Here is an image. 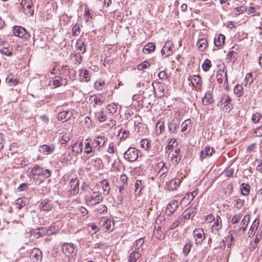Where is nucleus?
Instances as JSON below:
<instances>
[{"mask_svg":"<svg viewBox=\"0 0 262 262\" xmlns=\"http://www.w3.org/2000/svg\"><path fill=\"white\" fill-rule=\"evenodd\" d=\"M192 242L191 240L188 239L183 248V253L185 255L187 256L188 254L192 248Z\"/></svg>","mask_w":262,"mask_h":262,"instance_id":"obj_40","label":"nucleus"},{"mask_svg":"<svg viewBox=\"0 0 262 262\" xmlns=\"http://www.w3.org/2000/svg\"><path fill=\"white\" fill-rule=\"evenodd\" d=\"M191 122V121L190 119L185 120L181 124V131L182 132H185L186 131L189 132L191 128V126H190Z\"/></svg>","mask_w":262,"mask_h":262,"instance_id":"obj_37","label":"nucleus"},{"mask_svg":"<svg viewBox=\"0 0 262 262\" xmlns=\"http://www.w3.org/2000/svg\"><path fill=\"white\" fill-rule=\"evenodd\" d=\"M144 239L143 238H140L136 240L132 245L131 250H135L139 251L140 248L143 245Z\"/></svg>","mask_w":262,"mask_h":262,"instance_id":"obj_35","label":"nucleus"},{"mask_svg":"<svg viewBox=\"0 0 262 262\" xmlns=\"http://www.w3.org/2000/svg\"><path fill=\"white\" fill-rule=\"evenodd\" d=\"M215 152V150L214 148L208 145L206 146L200 152V159L201 161H203L204 159L211 157Z\"/></svg>","mask_w":262,"mask_h":262,"instance_id":"obj_11","label":"nucleus"},{"mask_svg":"<svg viewBox=\"0 0 262 262\" xmlns=\"http://www.w3.org/2000/svg\"><path fill=\"white\" fill-rule=\"evenodd\" d=\"M107 140L104 136H99L96 137L92 141V146L94 149L99 150L101 147H102Z\"/></svg>","mask_w":262,"mask_h":262,"instance_id":"obj_12","label":"nucleus"},{"mask_svg":"<svg viewBox=\"0 0 262 262\" xmlns=\"http://www.w3.org/2000/svg\"><path fill=\"white\" fill-rule=\"evenodd\" d=\"M72 159V156L71 155L69 151H68L62 155L60 157V161L62 163H68L71 162Z\"/></svg>","mask_w":262,"mask_h":262,"instance_id":"obj_38","label":"nucleus"},{"mask_svg":"<svg viewBox=\"0 0 262 262\" xmlns=\"http://www.w3.org/2000/svg\"><path fill=\"white\" fill-rule=\"evenodd\" d=\"M67 78H63L60 76H55L49 81V85L52 88H55L61 85H65L67 84Z\"/></svg>","mask_w":262,"mask_h":262,"instance_id":"obj_5","label":"nucleus"},{"mask_svg":"<svg viewBox=\"0 0 262 262\" xmlns=\"http://www.w3.org/2000/svg\"><path fill=\"white\" fill-rule=\"evenodd\" d=\"M82 151V143L80 142L79 143H75L72 146V152H74V155L77 156L79 153Z\"/></svg>","mask_w":262,"mask_h":262,"instance_id":"obj_33","label":"nucleus"},{"mask_svg":"<svg viewBox=\"0 0 262 262\" xmlns=\"http://www.w3.org/2000/svg\"><path fill=\"white\" fill-rule=\"evenodd\" d=\"M155 49V45L153 42H149L145 45L143 48V51L145 53L149 54L153 52Z\"/></svg>","mask_w":262,"mask_h":262,"instance_id":"obj_42","label":"nucleus"},{"mask_svg":"<svg viewBox=\"0 0 262 262\" xmlns=\"http://www.w3.org/2000/svg\"><path fill=\"white\" fill-rule=\"evenodd\" d=\"M52 207V204L49 201L47 200H43L39 206V208L41 210L46 211H50Z\"/></svg>","mask_w":262,"mask_h":262,"instance_id":"obj_24","label":"nucleus"},{"mask_svg":"<svg viewBox=\"0 0 262 262\" xmlns=\"http://www.w3.org/2000/svg\"><path fill=\"white\" fill-rule=\"evenodd\" d=\"M104 98H103V96L99 94L97 95H94L91 97L92 101L94 102L93 105L94 106H96L97 105H101L104 102Z\"/></svg>","mask_w":262,"mask_h":262,"instance_id":"obj_22","label":"nucleus"},{"mask_svg":"<svg viewBox=\"0 0 262 262\" xmlns=\"http://www.w3.org/2000/svg\"><path fill=\"white\" fill-rule=\"evenodd\" d=\"M28 33L26 29L18 26H15L13 27V33Z\"/></svg>","mask_w":262,"mask_h":262,"instance_id":"obj_59","label":"nucleus"},{"mask_svg":"<svg viewBox=\"0 0 262 262\" xmlns=\"http://www.w3.org/2000/svg\"><path fill=\"white\" fill-rule=\"evenodd\" d=\"M261 117L262 116L260 113L257 112L252 115V121L254 123H258Z\"/></svg>","mask_w":262,"mask_h":262,"instance_id":"obj_60","label":"nucleus"},{"mask_svg":"<svg viewBox=\"0 0 262 262\" xmlns=\"http://www.w3.org/2000/svg\"><path fill=\"white\" fill-rule=\"evenodd\" d=\"M42 257V252L38 248H33L30 253V257L32 262H39Z\"/></svg>","mask_w":262,"mask_h":262,"instance_id":"obj_10","label":"nucleus"},{"mask_svg":"<svg viewBox=\"0 0 262 262\" xmlns=\"http://www.w3.org/2000/svg\"><path fill=\"white\" fill-rule=\"evenodd\" d=\"M69 191L72 195H75L79 191V181L77 179H72L69 183Z\"/></svg>","mask_w":262,"mask_h":262,"instance_id":"obj_13","label":"nucleus"},{"mask_svg":"<svg viewBox=\"0 0 262 262\" xmlns=\"http://www.w3.org/2000/svg\"><path fill=\"white\" fill-rule=\"evenodd\" d=\"M243 88L239 85H236L234 89V93L237 96H241L243 95Z\"/></svg>","mask_w":262,"mask_h":262,"instance_id":"obj_58","label":"nucleus"},{"mask_svg":"<svg viewBox=\"0 0 262 262\" xmlns=\"http://www.w3.org/2000/svg\"><path fill=\"white\" fill-rule=\"evenodd\" d=\"M62 260L64 262H72L75 259L77 252V247L72 243L61 244Z\"/></svg>","mask_w":262,"mask_h":262,"instance_id":"obj_1","label":"nucleus"},{"mask_svg":"<svg viewBox=\"0 0 262 262\" xmlns=\"http://www.w3.org/2000/svg\"><path fill=\"white\" fill-rule=\"evenodd\" d=\"M198 192V191L197 190H194L191 193H187V196H185V197H184L183 199H182V201L184 200L187 198V200L189 201V202H191L197 195Z\"/></svg>","mask_w":262,"mask_h":262,"instance_id":"obj_52","label":"nucleus"},{"mask_svg":"<svg viewBox=\"0 0 262 262\" xmlns=\"http://www.w3.org/2000/svg\"><path fill=\"white\" fill-rule=\"evenodd\" d=\"M258 225H259V220L256 219L253 221L252 225L251 226V227L249 230L248 234H249V236H253L255 234V233L258 227Z\"/></svg>","mask_w":262,"mask_h":262,"instance_id":"obj_34","label":"nucleus"},{"mask_svg":"<svg viewBox=\"0 0 262 262\" xmlns=\"http://www.w3.org/2000/svg\"><path fill=\"white\" fill-rule=\"evenodd\" d=\"M21 5L23 8L26 7L28 9L29 7H32V3L31 0H21Z\"/></svg>","mask_w":262,"mask_h":262,"instance_id":"obj_63","label":"nucleus"},{"mask_svg":"<svg viewBox=\"0 0 262 262\" xmlns=\"http://www.w3.org/2000/svg\"><path fill=\"white\" fill-rule=\"evenodd\" d=\"M72 136L70 133H65L62 135V138L61 139V143L62 144H66L71 139Z\"/></svg>","mask_w":262,"mask_h":262,"instance_id":"obj_56","label":"nucleus"},{"mask_svg":"<svg viewBox=\"0 0 262 262\" xmlns=\"http://www.w3.org/2000/svg\"><path fill=\"white\" fill-rule=\"evenodd\" d=\"M173 44L171 41H167L161 50V53L165 57L171 55L173 53Z\"/></svg>","mask_w":262,"mask_h":262,"instance_id":"obj_8","label":"nucleus"},{"mask_svg":"<svg viewBox=\"0 0 262 262\" xmlns=\"http://www.w3.org/2000/svg\"><path fill=\"white\" fill-rule=\"evenodd\" d=\"M140 145L143 149L148 150L150 147V141L146 139H142L140 142Z\"/></svg>","mask_w":262,"mask_h":262,"instance_id":"obj_46","label":"nucleus"},{"mask_svg":"<svg viewBox=\"0 0 262 262\" xmlns=\"http://www.w3.org/2000/svg\"><path fill=\"white\" fill-rule=\"evenodd\" d=\"M156 168L158 171V174H159L161 179L165 177L166 173L169 169V165L166 163L160 162L157 164Z\"/></svg>","mask_w":262,"mask_h":262,"instance_id":"obj_6","label":"nucleus"},{"mask_svg":"<svg viewBox=\"0 0 262 262\" xmlns=\"http://www.w3.org/2000/svg\"><path fill=\"white\" fill-rule=\"evenodd\" d=\"M103 198L99 191H94L86 195L85 198L86 204L89 206H93L99 204L103 201Z\"/></svg>","mask_w":262,"mask_h":262,"instance_id":"obj_2","label":"nucleus"},{"mask_svg":"<svg viewBox=\"0 0 262 262\" xmlns=\"http://www.w3.org/2000/svg\"><path fill=\"white\" fill-rule=\"evenodd\" d=\"M132 251L130 252L129 255V262H136L138 259L140 258L141 254L140 251H137L135 250H131Z\"/></svg>","mask_w":262,"mask_h":262,"instance_id":"obj_27","label":"nucleus"},{"mask_svg":"<svg viewBox=\"0 0 262 262\" xmlns=\"http://www.w3.org/2000/svg\"><path fill=\"white\" fill-rule=\"evenodd\" d=\"M233 228V229L229 232V235L227 237V240H229L231 243L233 242L234 238L238 237L241 232V230L238 228H236L235 226Z\"/></svg>","mask_w":262,"mask_h":262,"instance_id":"obj_21","label":"nucleus"},{"mask_svg":"<svg viewBox=\"0 0 262 262\" xmlns=\"http://www.w3.org/2000/svg\"><path fill=\"white\" fill-rule=\"evenodd\" d=\"M140 151L134 147H129L124 154L125 160L129 162H134L139 157Z\"/></svg>","mask_w":262,"mask_h":262,"instance_id":"obj_4","label":"nucleus"},{"mask_svg":"<svg viewBox=\"0 0 262 262\" xmlns=\"http://www.w3.org/2000/svg\"><path fill=\"white\" fill-rule=\"evenodd\" d=\"M83 18L85 22L90 21L92 19V16L87 7L84 8V15Z\"/></svg>","mask_w":262,"mask_h":262,"instance_id":"obj_53","label":"nucleus"},{"mask_svg":"<svg viewBox=\"0 0 262 262\" xmlns=\"http://www.w3.org/2000/svg\"><path fill=\"white\" fill-rule=\"evenodd\" d=\"M240 189L243 195H247L249 193L250 186L248 184L242 183L240 185Z\"/></svg>","mask_w":262,"mask_h":262,"instance_id":"obj_41","label":"nucleus"},{"mask_svg":"<svg viewBox=\"0 0 262 262\" xmlns=\"http://www.w3.org/2000/svg\"><path fill=\"white\" fill-rule=\"evenodd\" d=\"M191 82L194 86L200 89L202 85V81L200 76H194L191 79Z\"/></svg>","mask_w":262,"mask_h":262,"instance_id":"obj_36","label":"nucleus"},{"mask_svg":"<svg viewBox=\"0 0 262 262\" xmlns=\"http://www.w3.org/2000/svg\"><path fill=\"white\" fill-rule=\"evenodd\" d=\"M250 216L249 214L246 215L243 219L242 222L239 227L240 230H242L243 232H245L247 228L248 223L250 221Z\"/></svg>","mask_w":262,"mask_h":262,"instance_id":"obj_26","label":"nucleus"},{"mask_svg":"<svg viewBox=\"0 0 262 262\" xmlns=\"http://www.w3.org/2000/svg\"><path fill=\"white\" fill-rule=\"evenodd\" d=\"M73 115V113L70 110L60 112L58 113L57 119L59 121L62 122H66L69 120Z\"/></svg>","mask_w":262,"mask_h":262,"instance_id":"obj_17","label":"nucleus"},{"mask_svg":"<svg viewBox=\"0 0 262 262\" xmlns=\"http://www.w3.org/2000/svg\"><path fill=\"white\" fill-rule=\"evenodd\" d=\"M193 236L196 245L202 243L205 237L204 230L202 228L195 229L193 232Z\"/></svg>","mask_w":262,"mask_h":262,"instance_id":"obj_9","label":"nucleus"},{"mask_svg":"<svg viewBox=\"0 0 262 262\" xmlns=\"http://www.w3.org/2000/svg\"><path fill=\"white\" fill-rule=\"evenodd\" d=\"M198 49L200 51H204L208 46L207 41L206 39H200L197 43Z\"/></svg>","mask_w":262,"mask_h":262,"instance_id":"obj_39","label":"nucleus"},{"mask_svg":"<svg viewBox=\"0 0 262 262\" xmlns=\"http://www.w3.org/2000/svg\"><path fill=\"white\" fill-rule=\"evenodd\" d=\"M216 80L219 83L221 84L223 81V78H225V83L228 82L227 76L226 72H224L223 70L218 71L216 74Z\"/></svg>","mask_w":262,"mask_h":262,"instance_id":"obj_25","label":"nucleus"},{"mask_svg":"<svg viewBox=\"0 0 262 262\" xmlns=\"http://www.w3.org/2000/svg\"><path fill=\"white\" fill-rule=\"evenodd\" d=\"M233 204L235 207L237 208H241L244 204V200L238 198H235L233 200Z\"/></svg>","mask_w":262,"mask_h":262,"instance_id":"obj_48","label":"nucleus"},{"mask_svg":"<svg viewBox=\"0 0 262 262\" xmlns=\"http://www.w3.org/2000/svg\"><path fill=\"white\" fill-rule=\"evenodd\" d=\"M214 102L213 94L210 92H206L202 99V103L204 105H208Z\"/></svg>","mask_w":262,"mask_h":262,"instance_id":"obj_23","label":"nucleus"},{"mask_svg":"<svg viewBox=\"0 0 262 262\" xmlns=\"http://www.w3.org/2000/svg\"><path fill=\"white\" fill-rule=\"evenodd\" d=\"M152 85L156 94H157L160 97L164 96V88L160 82L155 80L152 82Z\"/></svg>","mask_w":262,"mask_h":262,"instance_id":"obj_15","label":"nucleus"},{"mask_svg":"<svg viewBox=\"0 0 262 262\" xmlns=\"http://www.w3.org/2000/svg\"><path fill=\"white\" fill-rule=\"evenodd\" d=\"M214 224L212 225L211 229L213 230L219 231L222 227V219L219 215H216Z\"/></svg>","mask_w":262,"mask_h":262,"instance_id":"obj_29","label":"nucleus"},{"mask_svg":"<svg viewBox=\"0 0 262 262\" xmlns=\"http://www.w3.org/2000/svg\"><path fill=\"white\" fill-rule=\"evenodd\" d=\"M31 172L34 176H37L40 178L45 179L51 176L50 170L45 169L38 165L34 166L31 169Z\"/></svg>","mask_w":262,"mask_h":262,"instance_id":"obj_3","label":"nucleus"},{"mask_svg":"<svg viewBox=\"0 0 262 262\" xmlns=\"http://www.w3.org/2000/svg\"><path fill=\"white\" fill-rule=\"evenodd\" d=\"M103 191V194L105 195H107L110 191V183L107 181L106 179H103L100 182Z\"/></svg>","mask_w":262,"mask_h":262,"instance_id":"obj_32","label":"nucleus"},{"mask_svg":"<svg viewBox=\"0 0 262 262\" xmlns=\"http://www.w3.org/2000/svg\"><path fill=\"white\" fill-rule=\"evenodd\" d=\"M26 205V202L23 199L19 198L15 201V206L16 208L21 209Z\"/></svg>","mask_w":262,"mask_h":262,"instance_id":"obj_47","label":"nucleus"},{"mask_svg":"<svg viewBox=\"0 0 262 262\" xmlns=\"http://www.w3.org/2000/svg\"><path fill=\"white\" fill-rule=\"evenodd\" d=\"M231 101L230 97L226 94H223L221 96V100L219 102V105L222 107L224 110L230 111L231 108L229 104Z\"/></svg>","mask_w":262,"mask_h":262,"instance_id":"obj_7","label":"nucleus"},{"mask_svg":"<svg viewBox=\"0 0 262 262\" xmlns=\"http://www.w3.org/2000/svg\"><path fill=\"white\" fill-rule=\"evenodd\" d=\"M196 213L195 209L193 208H188L183 213L184 219L185 220L193 217Z\"/></svg>","mask_w":262,"mask_h":262,"instance_id":"obj_31","label":"nucleus"},{"mask_svg":"<svg viewBox=\"0 0 262 262\" xmlns=\"http://www.w3.org/2000/svg\"><path fill=\"white\" fill-rule=\"evenodd\" d=\"M180 124V121L177 117L174 118L169 123L168 130L171 133L176 132Z\"/></svg>","mask_w":262,"mask_h":262,"instance_id":"obj_19","label":"nucleus"},{"mask_svg":"<svg viewBox=\"0 0 262 262\" xmlns=\"http://www.w3.org/2000/svg\"><path fill=\"white\" fill-rule=\"evenodd\" d=\"M112 221L110 219H105L103 221L102 225L106 230L111 229Z\"/></svg>","mask_w":262,"mask_h":262,"instance_id":"obj_61","label":"nucleus"},{"mask_svg":"<svg viewBox=\"0 0 262 262\" xmlns=\"http://www.w3.org/2000/svg\"><path fill=\"white\" fill-rule=\"evenodd\" d=\"M39 151L44 155H49L55 150V146L53 145H42L39 147Z\"/></svg>","mask_w":262,"mask_h":262,"instance_id":"obj_20","label":"nucleus"},{"mask_svg":"<svg viewBox=\"0 0 262 262\" xmlns=\"http://www.w3.org/2000/svg\"><path fill=\"white\" fill-rule=\"evenodd\" d=\"M95 149L93 148L92 146V143L90 142H86L85 143L84 152L86 154H90L92 152H94Z\"/></svg>","mask_w":262,"mask_h":262,"instance_id":"obj_51","label":"nucleus"},{"mask_svg":"<svg viewBox=\"0 0 262 262\" xmlns=\"http://www.w3.org/2000/svg\"><path fill=\"white\" fill-rule=\"evenodd\" d=\"M57 230V228L55 226H51L48 228L47 231V236H51V235L55 233Z\"/></svg>","mask_w":262,"mask_h":262,"instance_id":"obj_64","label":"nucleus"},{"mask_svg":"<svg viewBox=\"0 0 262 262\" xmlns=\"http://www.w3.org/2000/svg\"><path fill=\"white\" fill-rule=\"evenodd\" d=\"M12 49L10 48H3L1 50V52L2 54L7 56H11L12 55Z\"/></svg>","mask_w":262,"mask_h":262,"instance_id":"obj_62","label":"nucleus"},{"mask_svg":"<svg viewBox=\"0 0 262 262\" xmlns=\"http://www.w3.org/2000/svg\"><path fill=\"white\" fill-rule=\"evenodd\" d=\"M97 213L101 214L107 211V207L104 205H99L94 210Z\"/></svg>","mask_w":262,"mask_h":262,"instance_id":"obj_55","label":"nucleus"},{"mask_svg":"<svg viewBox=\"0 0 262 262\" xmlns=\"http://www.w3.org/2000/svg\"><path fill=\"white\" fill-rule=\"evenodd\" d=\"M180 149H177L174 151L171 150L168 155V159L171 160L173 164H177L181 160V156L180 155Z\"/></svg>","mask_w":262,"mask_h":262,"instance_id":"obj_14","label":"nucleus"},{"mask_svg":"<svg viewBox=\"0 0 262 262\" xmlns=\"http://www.w3.org/2000/svg\"><path fill=\"white\" fill-rule=\"evenodd\" d=\"M246 11V8L245 6H241L236 7L233 10V13L235 15H238Z\"/></svg>","mask_w":262,"mask_h":262,"instance_id":"obj_54","label":"nucleus"},{"mask_svg":"<svg viewBox=\"0 0 262 262\" xmlns=\"http://www.w3.org/2000/svg\"><path fill=\"white\" fill-rule=\"evenodd\" d=\"M211 66L212 64L211 61L208 59H205L202 66L203 70L205 72H208L210 70Z\"/></svg>","mask_w":262,"mask_h":262,"instance_id":"obj_50","label":"nucleus"},{"mask_svg":"<svg viewBox=\"0 0 262 262\" xmlns=\"http://www.w3.org/2000/svg\"><path fill=\"white\" fill-rule=\"evenodd\" d=\"M181 181L179 178H174L166 182V188L169 191L176 190L180 185Z\"/></svg>","mask_w":262,"mask_h":262,"instance_id":"obj_16","label":"nucleus"},{"mask_svg":"<svg viewBox=\"0 0 262 262\" xmlns=\"http://www.w3.org/2000/svg\"><path fill=\"white\" fill-rule=\"evenodd\" d=\"M127 186H123V185H119L118 188H119V194L117 196V200H118V204H121L122 202L124 199V193L125 190V188H127Z\"/></svg>","mask_w":262,"mask_h":262,"instance_id":"obj_30","label":"nucleus"},{"mask_svg":"<svg viewBox=\"0 0 262 262\" xmlns=\"http://www.w3.org/2000/svg\"><path fill=\"white\" fill-rule=\"evenodd\" d=\"M150 63L147 61H144V62L140 63L138 65L137 68L139 70H143L145 69L149 68L150 67Z\"/></svg>","mask_w":262,"mask_h":262,"instance_id":"obj_57","label":"nucleus"},{"mask_svg":"<svg viewBox=\"0 0 262 262\" xmlns=\"http://www.w3.org/2000/svg\"><path fill=\"white\" fill-rule=\"evenodd\" d=\"M225 40V36L223 34H219L217 35V37H215L214 39V45L220 47L224 44Z\"/></svg>","mask_w":262,"mask_h":262,"instance_id":"obj_28","label":"nucleus"},{"mask_svg":"<svg viewBox=\"0 0 262 262\" xmlns=\"http://www.w3.org/2000/svg\"><path fill=\"white\" fill-rule=\"evenodd\" d=\"M156 129L158 134H161L164 130V123L159 121L156 125Z\"/></svg>","mask_w":262,"mask_h":262,"instance_id":"obj_45","label":"nucleus"},{"mask_svg":"<svg viewBox=\"0 0 262 262\" xmlns=\"http://www.w3.org/2000/svg\"><path fill=\"white\" fill-rule=\"evenodd\" d=\"M178 205L177 201L173 200L167 205L165 213L168 216L171 215L178 208Z\"/></svg>","mask_w":262,"mask_h":262,"instance_id":"obj_18","label":"nucleus"},{"mask_svg":"<svg viewBox=\"0 0 262 262\" xmlns=\"http://www.w3.org/2000/svg\"><path fill=\"white\" fill-rule=\"evenodd\" d=\"M79 76L83 77L85 81H89L90 80V74L88 70L84 69L79 70Z\"/></svg>","mask_w":262,"mask_h":262,"instance_id":"obj_43","label":"nucleus"},{"mask_svg":"<svg viewBox=\"0 0 262 262\" xmlns=\"http://www.w3.org/2000/svg\"><path fill=\"white\" fill-rule=\"evenodd\" d=\"M127 177L125 174H121L119 181L118 182L119 185H123V186H127Z\"/></svg>","mask_w":262,"mask_h":262,"instance_id":"obj_49","label":"nucleus"},{"mask_svg":"<svg viewBox=\"0 0 262 262\" xmlns=\"http://www.w3.org/2000/svg\"><path fill=\"white\" fill-rule=\"evenodd\" d=\"M237 54L234 51H231L227 55V59L229 60V61L233 63L236 60Z\"/></svg>","mask_w":262,"mask_h":262,"instance_id":"obj_44","label":"nucleus"}]
</instances>
